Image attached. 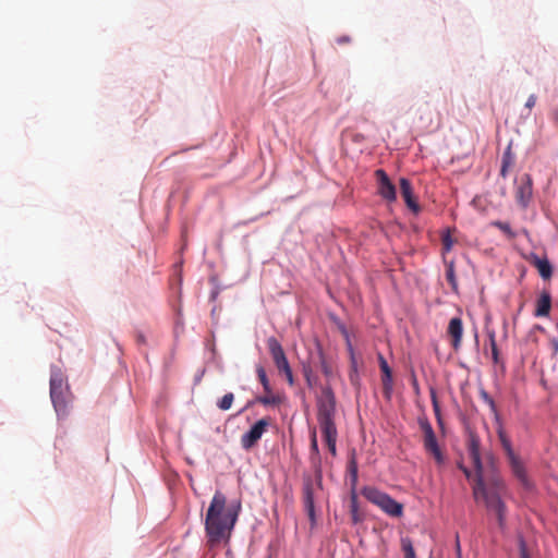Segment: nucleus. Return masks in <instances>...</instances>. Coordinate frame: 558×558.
Here are the masks:
<instances>
[{
    "instance_id": "nucleus-37",
    "label": "nucleus",
    "mask_w": 558,
    "mask_h": 558,
    "mask_svg": "<svg viewBox=\"0 0 558 558\" xmlns=\"http://www.w3.org/2000/svg\"><path fill=\"white\" fill-rule=\"evenodd\" d=\"M349 41H350V38L348 36H342V37L337 38L338 44H347Z\"/></svg>"
},
{
    "instance_id": "nucleus-6",
    "label": "nucleus",
    "mask_w": 558,
    "mask_h": 558,
    "mask_svg": "<svg viewBox=\"0 0 558 558\" xmlns=\"http://www.w3.org/2000/svg\"><path fill=\"white\" fill-rule=\"evenodd\" d=\"M267 347L277 369L279 371V373H282L286 376L289 385L292 386L294 384L292 369L290 367V364L287 360L286 353L281 344L275 337H270L267 340Z\"/></svg>"
},
{
    "instance_id": "nucleus-7",
    "label": "nucleus",
    "mask_w": 558,
    "mask_h": 558,
    "mask_svg": "<svg viewBox=\"0 0 558 558\" xmlns=\"http://www.w3.org/2000/svg\"><path fill=\"white\" fill-rule=\"evenodd\" d=\"M271 424L270 417H263L258 420L245 434L241 436V446L244 450H251L260 440L262 436L266 433Z\"/></svg>"
},
{
    "instance_id": "nucleus-27",
    "label": "nucleus",
    "mask_w": 558,
    "mask_h": 558,
    "mask_svg": "<svg viewBox=\"0 0 558 558\" xmlns=\"http://www.w3.org/2000/svg\"><path fill=\"white\" fill-rule=\"evenodd\" d=\"M304 377L306 380V384L310 388H314L318 384V378L316 375L313 374V371L310 366H305L303 368Z\"/></svg>"
},
{
    "instance_id": "nucleus-2",
    "label": "nucleus",
    "mask_w": 558,
    "mask_h": 558,
    "mask_svg": "<svg viewBox=\"0 0 558 558\" xmlns=\"http://www.w3.org/2000/svg\"><path fill=\"white\" fill-rule=\"evenodd\" d=\"M226 506V496L221 492H216L205 518V531L209 546L228 541L238 520V509Z\"/></svg>"
},
{
    "instance_id": "nucleus-23",
    "label": "nucleus",
    "mask_w": 558,
    "mask_h": 558,
    "mask_svg": "<svg viewBox=\"0 0 558 558\" xmlns=\"http://www.w3.org/2000/svg\"><path fill=\"white\" fill-rule=\"evenodd\" d=\"M446 279H447V281L449 282V284L452 287V290H453V291H457L458 282H457V278H456V272H454V266H453V263H449V264H447V268H446Z\"/></svg>"
},
{
    "instance_id": "nucleus-3",
    "label": "nucleus",
    "mask_w": 558,
    "mask_h": 558,
    "mask_svg": "<svg viewBox=\"0 0 558 558\" xmlns=\"http://www.w3.org/2000/svg\"><path fill=\"white\" fill-rule=\"evenodd\" d=\"M317 420L329 452L337 454V427L335 424L336 398L329 385L322 388V395L317 400Z\"/></svg>"
},
{
    "instance_id": "nucleus-14",
    "label": "nucleus",
    "mask_w": 558,
    "mask_h": 558,
    "mask_svg": "<svg viewBox=\"0 0 558 558\" xmlns=\"http://www.w3.org/2000/svg\"><path fill=\"white\" fill-rule=\"evenodd\" d=\"M507 458L509 460L513 475L520 481V483L525 488H527V489L531 488V483L527 478L525 468H524L522 461L520 460V458L515 453H513Z\"/></svg>"
},
{
    "instance_id": "nucleus-30",
    "label": "nucleus",
    "mask_w": 558,
    "mask_h": 558,
    "mask_svg": "<svg viewBox=\"0 0 558 558\" xmlns=\"http://www.w3.org/2000/svg\"><path fill=\"white\" fill-rule=\"evenodd\" d=\"M348 351H349V354H350V361H351V369L352 372L356 373L357 372V362H356V357H355V353H354V350H353V347L351 344V342L348 340Z\"/></svg>"
},
{
    "instance_id": "nucleus-25",
    "label": "nucleus",
    "mask_w": 558,
    "mask_h": 558,
    "mask_svg": "<svg viewBox=\"0 0 558 558\" xmlns=\"http://www.w3.org/2000/svg\"><path fill=\"white\" fill-rule=\"evenodd\" d=\"M350 510H351L352 520L354 522H359L360 518H359L357 494H356V492H352L351 495H350Z\"/></svg>"
},
{
    "instance_id": "nucleus-29",
    "label": "nucleus",
    "mask_w": 558,
    "mask_h": 558,
    "mask_svg": "<svg viewBox=\"0 0 558 558\" xmlns=\"http://www.w3.org/2000/svg\"><path fill=\"white\" fill-rule=\"evenodd\" d=\"M488 339H489V344H490V349H492L493 360L495 363H497L498 362V348H497L494 330L488 331Z\"/></svg>"
},
{
    "instance_id": "nucleus-20",
    "label": "nucleus",
    "mask_w": 558,
    "mask_h": 558,
    "mask_svg": "<svg viewBox=\"0 0 558 558\" xmlns=\"http://www.w3.org/2000/svg\"><path fill=\"white\" fill-rule=\"evenodd\" d=\"M256 402L263 405H279L282 402V398L279 395H274L270 390V392H266V395L257 397Z\"/></svg>"
},
{
    "instance_id": "nucleus-32",
    "label": "nucleus",
    "mask_w": 558,
    "mask_h": 558,
    "mask_svg": "<svg viewBox=\"0 0 558 558\" xmlns=\"http://www.w3.org/2000/svg\"><path fill=\"white\" fill-rule=\"evenodd\" d=\"M442 248L445 252H449L453 246V240L449 232L445 233L441 238Z\"/></svg>"
},
{
    "instance_id": "nucleus-39",
    "label": "nucleus",
    "mask_w": 558,
    "mask_h": 558,
    "mask_svg": "<svg viewBox=\"0 0 558 558\" xmlns=\"http://www.w3.org/2000/svg\"><path fill=\"white\" fill-rule=\"evenodd\" d=\"M460 468H461V470L463 471V473L465 474V476H466L468 478H470V477H471V471H470L468 468H464V466H462V465H461Z\"/></svg>"
},
{
    "instance_id": "nucleus-35",
    "label": "nucleus",
    "mask_w": 558,
    "mask_h": 558,
    "mask_svg": "<svg viewBox=\"0 0 558 558\" xmlns=\"http://www.w3.org/2000/svg\"><path fill=\"white\" fill-rule=\"evenodd\" d=\"M536 104V96L535 95H530V97L527 98L526 102H525V107L527 109H532Z\"/></svg>"
},
{
    "instance_id": "nucleus-40",
    "label": "nucleus",
    "mask_w": 558,
    "mask_h": 558,
    "mask_svg": "<svg viewBox=\"0 0 558 558\" xmlns=\"http://www.w3.org/2000/svg\"><path fill=\"white\" fill-rule=\"evenodd\" d=\"M315 480H316V482H317V484H318V485H320V484H322V473H320V471H318V472L316 473V477H315Z\"/></svg>"
},
{
    "instance_id": "nucleus-31",
    "label": "nucleus",
    "mask_w": 558,
    "mask_h": 558,
    "mask_svg": "<svg viewBox=\"0 0 558 558\" xmlns=\"http://www.w3.org/2000/svg\"><path fill=\"white\" fill-rule=\"evenodd\" d=\"M430 399H432L434 412H435L438 421L441 422L439 403H438L437 396H436V392L434 389L430 390Z\"/></svg>"
},
{
    "instance_id": "nucleus-5",
    "label": "nucleus",
    "mask_w": 558,
    "mask_h": 558,
    "mask_svg": "<svg viewBox=\"0 0 558 558\" xmlns=\"http://www.w3.org/2000/svg\"><path fill=\"white\" fill-rule=\"evenodd\" d=\"M68 386L61 371H52L50 376V398L58 413L64 412L66 407Z\"/></svg>"
},
{
    "instance_id": "nucleus-19",
    "label": "nucleus",
    "mask_w": 558,
    "mask_h": 558,
    "mask_svg": "<svg viewBox=\"0 0 558 558\" xmlns=\"http://www.w3.org/2000/svg\"><path fill=\"white\" fill-rule=\"evenodd\" d=\"M515 161V157L511 150V146L509 145L506 150L504 151L502 159H501V168H500V175L502 178H506L508 174V171L510 168L513 167Z\"/></svg>"
},
{
    "instance_id": "nucleus-36",
    "label": "nucleus",
    "mask_w": 558,
    "mask_h": 558,
    "mask_svg": "<svg viewBox=\"0 0 558 558\" xmlns=\"http://www.w3.org/2000/svg\"><path fill=\"white\" fill-rule=\"evenodd\" d=\"M482 397L483 399L485 400V402H487L493 409L495 408V402L494 400L489 397V395L486 392V391H482Z\"/></svg>"
},
{
    "instance_id": "nucleus-41",
    "label": "nucleus",
    "mask_w": 558,
    "mask_h": 558,
    "mask_svg": "<svg viewBox=\"0 0 558 558\" xmlns=\"http://www.w3.org/2000/svg\"><path fill=\"white\" fill-rule=\"evenodd\" d=\"M555 351L558 352V340L554 342Z\"/></svg>"
},
{
    "instance_id": "nucleus-22",
    "label": "nucleus",
    "mask_w": 558,
    "mask_h": 558,
    "mask_svg": "<svg viewBox=\"0 0 558 558\" xmlns=\"http://www.w3.org/2000/svg\"><path fill=\"white\" fill-rule=\"evenodd\" d=\"M498 437L507 457L513 454L514 451L512 449L511 441L502 429H499Z\"/></svg>"
},
{
    "instance_id": "nucleus-1",
    "label": "nucleus",
    "mask_w": 558,
    "mask_h": 558,
    "mask_svg": "<svg viewBox=\"0 0 558 558\" xmlns=\"http://www.w3.org/2000/svg\"><path fill=\"white\" fill-rule=\"evenodd\" d=\"M468 453L476 470V478L473 485V496L476 501L483 500L486 508L494 512L497 517L500 527L504 526L506 520V506L501 499L506 493L505 483L495 478L489 486H486L482 477V461L480 454V439L471 433L468 439Z\"/></svg>"
},
{
    "instance_id": "nucleus-44",
    "label": "nucleus",
    "mask_w": 558,
    "mask_h": 558,
    "mask_svg": "<svg viewBox=\"0 0 558 558\" xmlns=\"http://www.w3.org/2000/svg\"><path fill=\"white\" fill-rule=\"evenodd\" d=\"M522 557H523V558H526V555H525V553H523V554H522Z\"/></svg>"
},
{
    "instance_id": "nucleus-17",
    "label": "nucleus",
    "mask_w": 558,
    "mask_h": 558,
    "mask_svg": "<svg viewBox=\"0 0 558 558\" xmlns=\"http://www.w3.org/2000/svg\"><path fill=\"white\" fill-rule=\"evenodd\" d=\"M531 264L537 268L543 279L547 280L551 277L553 267L547 258H541L537 255H533L531 257Z\"/></svg>"
},
{
    "instance_id": "nucleus-24",
    "label": "nucleus",
    "mask_w": 558,
    "mask_h": 558,
    "mask_svg": "<svg viewBox=\"0 0 558 558\" xmlns=\"http://www.w3.org/2000/svg\"><path fill=\"white\" fill-rule=\"evenodd\" d=\"M234 401V395L232 392L226 393L220 400L217 402V407L222 411H228Z\"/></svg>"
},
{
    "instance_id": "nucleus-42",
    "label": "nucleus",
    "mask_w": 558,
    "mask_h": 558,
    "mask_svg": "<svg viewBox=\"0 0 558 558\" xmlns=\"http://www.w3.org/2000/svg\"><path fill=\"white\" fill-rule=\"evenodd\" d=\"M457 550L460 554V543H459V538L458 537H457Z\"/></svg>"
},
{
    "instance_id": "nucleus-15",
    "label": "nucleus",
    "mask_w": 558,
    "mask_h": 558,
    "mask_svg": "<svg viewBox=\"0 0 558 558\" xmlns=\"http://www.w3.org/2000/svg\"><path fill=\"white\" fill-rule=\"evenodd\" d=\"M551 308V296L548 291H543L537 301L534 315L536 317H547Z\"/></svg>"
},
{
    "instance_id": "nucleus-12",
    "label": "nucleus",
    "mask_w": 558,
    "mask_h": 558,
    "mask_svg": "<svg viewBox=\"0 0 558 558\" xmlns=\"http://www.w3.org/2000/svg\"><path fill=\"white\" fill-rule=\"evenodd\" d=\"M399 184L401 196L403 197L408 208L414 214H417L420 211V205L414 197L411 182L405 178H401Z\"/></svg>"
},
{
    "instance_id": "nucleus-18",
    "label": "nucleus",
    "mask_w": 558,
    "mask_h": 558,
    "mask_svg": "<svg viewBox=\"0 0 558 558\" xmlns=\"http://www.w3.org/2000/svg\"><path fill=\"white\" fill-rule=\"evenodd\" d=\"M379 366L383 372V386L384 389L388 392L392 386V374L391 369L383 355H379Z\"/></svg>"
},
{
    "instance_id": "nucleus-13",
    "label": "nucleus",
    "mask_w": 558,
    "mask_h": 558,
    "mask_svg": "<svg viewBox=\"0 0 558 558\" xmlns=\"http://www.w3.org/2000/svg\"><path fill=\"white\" fill-rule=\"evenodd\" d=\"M448 336L451 339V345L457 351L461 347L462 335H463V324L460 317H452L449 322Z\"/></svg>"
},
{
    "instance_id": "nucleus-4",
    "label": "nucleus",
    "mask_w": 558,
    "mask_h": 558,
    "mask_svg": "<svg viewBox=\"0 0 558 558\" xmlns=\"http://www.w3.org/2000/svg\"><path fill=\"white\" fill-rule=\"evenodd\" d=\"M361 493L369 502L377 506L386 514L393 518L402 517L403 505L395 500L388 494L373 486L363 487Z\"/></svg>"
},
{
    "instance_id": "nucleus-33",
    "label": "nucleus",
    "mask_w": 558,
    "mask_h": 558,
    "mask_svg": "<svg viewBox=\"0 0 558 558\" xmlns=\"http://www.w3.org/2000/svg\"><path fill=\"white\" fill-rule=\"evenodd\" d=\"M320 365H322V372L323 374L329 378L331 375H332V368L331 366L328 364V362L322 356L320 359Z\"/></svg>"
},
{
    "instance_id": "nucleus-21",
    "label": "nucleus",
    "mask_w": 558,
    "mask_h": 558,
    "mask_svg": "<svg viewBox=\"0 0 558 558\" xmlns=\"http://www.w3.org/2000/svg\"><path fill=\"white\" fill-rule=\"evenodd\" d=\"M401 549L404 554V558H416L413 543L409 537L401 538Z\"/></svg>"
},
{
    "instance_id": "nucleus-28",
    "label": "nucleus",
    "mask_w": 558,
    "mask_h": 558,
    "mask_svg": "<svg viewBox=\"0 0 558 558\" xmlns=\"http://www.w3.org/2000/svg\"><path fill=\"white\" fill-rule=\"evenodd\" d=\"M492 226L501 230L509 239H512L515 236L514 232L512 231V229L508 222L496 220V221L492 222Z\"/></svg>"
},
{
    "instance_id": "nucleus-26",
    "label": "nucleus",
    "mask_w": 558,
    "mask_h": 558,
    "mask_svg": "<svg viewBox=\"0 0 558 558\" xmlns=\"http://www.w3.org/2000/svg\"><path fill=\"white\" fill-rule=\"evenodd\" d=\"M256 373H257V377H258L260 384L263 385L265 392H270L271 387H270V383L268 380L265 368L263 366H257Z\"/></svg>"
},
{
    "instance_id": "nucleus-43",
    "label": "nucleus",
    "mask_w": 558,
    "mask_h": 558,
    "mask_svg": "<svg viewBox=\"0 0 558 558\" xmlns=\"http://www.w3.org/2000/svg\"><path fill=\"white\" fill-rule=\"evenodd\" d=\"M251 404H252V401H250V402L246 404L245 409L250 408V407H251Z\"/></svg>"
},
{
    "instance_id": "nucleus-16",
    "label": "nucleus",
    "mask_w": 558,
    "mask_h": 558,
    "mask_svg": "<svg viewBox=\"0 0 558 558\" xmlns=\"http://www.w3.org/2000/svg\"><path fill=\"white\" fill-rule=\"evenodd\" d=\"M347 472H348V476H349L351 493L352 492H356L357 478H359V469H357V461H356V458H355V451L354 450H352V452L350 454V458H349V461H348V466H347Z\"/></svg>"
},
{
    "instance_id": "nucleus-45",
    "label": "nucleus",
    "mask_w": 558,
    "mask_h": 558,
    "mask_svg": "<svg viewBox=\"0 0 558 558\" xmlns=\"http://www.w3.org/2000/svg\"><path fill=\"white\" fill-rule=\"evenodd\" d=\"M267 558H271L270 556H268Z\"/></svg>"
},
{
    "instance_id": "nucleus-34",
    "label": "nucleus",
    "mask_w": 558,
    "mask_h": 558,
    "mask_svg": "<svg viewBox=\"0 0 558 558\" xmlns=\"http://www.w3.org/2000/svg\"><path fill=\"white\" fill-rule=\"evenodd\" d=\"M311 449L315 453H318V445H317V438H316V432L315 430L312 433Z\"/></svg>"
},
{
    "instance_id": "nucleus-9",
    "label": "nucleus",
    "mask_w": 558,
    "mask_h": 558,
    "mask_svg": "<svg viewBox=\"0 0 558 558\" xmlns=\"http://www.w3.org/2000/svg\"><path fill=\"white\" fill-rule=\"evenodd\" d=\"M375 177L377 180V191L378 194L388 202H393L397 198L396 186L392 184L387 173L383 169H377L375 171Z\"/></svg>"
},
{
    "instance_id": "nucleus-38",
    "label": "nucleus",
    "mask_w": 558,
    "mask_h": 558,
    "mask_svg": "<svg viewBox=\"0 0 558 558\" xmlns=\"http://www.w3.org/2000/svg\"><path fill=\"white\" fill-rule=\"evenodd\" d=\"M412 386H413L414 390H415L416 392H418V389H420V388H418V383H417V379H416V377H415L414 375H413V377H412Z\"/></svg>"
},
{
    "instance_id": "nucleus-11",
    "label": "nucleus",
    "mask_w": 558,
    "mask_h": 558,
    "mask_svg": "<svg viewBox=\"0 0 558 558\" xmlns=\"http://www.w3.org/2000/svg\"><path fill=\"white\" fill-rule=\"evenodd\" d=\"M532 197V179L529 174H523L515 190L517 202L525 208Z\"/></svg>"
},
{
    "instance_id": "nucleus-8",
    "label": "nucleus",
    "mask_w": 558,
    "mask_h": 558,
    "mask_svg": "<svg viewBox=\"0 0 558 558\" xmlns=\"http://www.w3.org/2000/svg\"><path fill=\"white\" fill-rule=\"evenodd\" d=\"M420 427L424 434V448L430 452L438 463H442L444 457L439 449L436 435L430 423L427 420H420Z\"/></svg>"
},
{
    "instance_id": "nucleus-10",
    "label": "nucleus",
    "mask_w": 558,
    "mask_h": 558,
    "mask_svg": "<svg viewBox=\"0 0 558 558\" xmlns=\"http://www.w3.org/2000/svg\"><path fill=\"white\" fill-rule=\"evenodd\" d=\"M303 504L305 511L312 523L315 522V506H314V481L311 476L303 480Z\"/></svg>"
}]
</instances>
